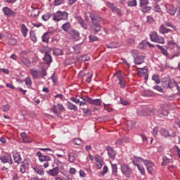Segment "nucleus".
Wrapping results in <instances>:
<instances>
[{"mask_svg": "<svg viewBox=\"0 0 180 180\" xmlns=\"http://www.w3.org/2000/svg\"><path fill=\"white\" fill-rule=\"evenodd\" d=\"M68 160L70 162H75V153L70 152L68 153Z\"/></svg>", "mask_w": 180, "mask_h": 180, "instance_id": "34", "label": "nucleus"}, {"mask_svg": "<svg viewBox=\"0 0 180 180\" xmlns=\"http://www.w3.org/2000/svg\"><path fill=\"white\" fill-rule=\"evenodd\" d=\"M135 161H137L138 162H141V161L143 162L144 165L147 167V170L149 174H153V167H154V163L150 160H143L141 158H135Z\"/></svg>", "mask_w": 180, "mask_h": 180, "instance_id": "4", "label": "nucleus"}, {"mask_svg": "<svg viewBox=\"0 0 180 180\" xmlns=\"http://www.w3.org/2000/svg\"><path fill=\"white\" fill-rule=\"evenodd\" d=\"M115 144H116V146H122V144H123V138L118 139V140L115 142Z\"/></svg>", "mask_w": 180, "mask_h": 180, "instance_id": "59", "label": "nucleus"}, {"mask_svg": "<svg viewBox=\"0 0 180 180\" xmlns=\"http://www.w3.org/2000/svg\"><path fill=\"white\" fill-rule=\"evenodd\" d=\"M163 25H165V26H167V27H172L173 29H175V27L171 23V22L165 21Z\"/></svg>", "mask_w": 180, "mask_h": 180, "instance_id": "53", "label": "nucleus"}, {"mask_svg": "<svg viewBox=\"0 0 180 180\" xmlns=\"http://www.w3.org/2000/svg\"><path fill=\"white\" fill-rule=\"evenodd\" d=\"M139 72H141L142 74H146L147 71H148V69L146 67L143 68H138Z\"/></svg>", "mask_w": 180, "mask_h": 180, "instance_id": "46", "label": "nucleus"}, {"mask_svg": "<svg viewBox=\"0 0 180 180\" xmlns=\"http://www.w3.org/2000/svg\"><path fill=\"white\" fill-rule=\"evenodd\" d=\"M150 40L155 43H160V44H164L165 43V39L163 37L158 36V34L156 32H152L150 34Z\"/></svg>", "mask_w": 180, "mask_h": 180, "instance_id": "6", "label": "nucleus"}, {"mask_svg": "<svg viewBox=\"0 0 180 180\" xmlns=\"http://www.w3.org/2000/svg\"><path fill=\"white\" fill-rule=\"evenodd\" d=\"M159 32L160 33H162V34H165L166 33H172V30L171 29L167 28L164 24L160 25Z\"/></svg>", "mask_w": 180, "mask_h": 180, "instance_id": "16", "label": "nucleus"}, {"mask_svg": "<svg viewBox=\"0 0 180 180\" xmlns=\"http://www.w3.org/2000/svg\"><path fill=\"white\" fill-rule=\"evenodd\" d=\"M89 16L91 20V24L90 25L91 32L94 34H98L102 30V26L99 25V22H102V18L94 13H89Z\"/></svg>", "mask_w": 180, "mask_h": 180, "instance_id": "1", "label": "nucleus"}, {"mask_svg": "<svg viewBox=\"0 0 180 180\" xmlns=\"http://www.w3.org/2000/svg\"><path fill=\"white\" fill-rule=\"evenodd\" d=\"M158 49H159V50H160L162 54H163V56H165V57H167V58L169 59V57H172V56H169V55L168 54V51H167V49H164V47L160 46V45H157Z\"/></svg>", "mask_w": 180, "mask_h": 180, "instance_id": "26", "label": "nucleus"}, {"mask_svg": "<svg viewBox=\"0 0 180 180\" xmlns=\"http://www.w3.org/2000/svg\"><path fill=\"white\" fill-rule=\"evenodd\" d=\"M120 170L122 174L124 175L126 178H130V176L133 175V169H131L130 166L126 163L121 165Z\"/></svg>", "mask_w": 180, "mask_h": 180, "instance_id": "3", "label": "nucleus"}, {"mask_svg": "<svg viewBox=\"0 0 180 180\" xmlns=\"http://www.w3.org/2000/svg\"><path fill=\"white\" fill-rule=\"evenodd\" d=\"M25 85H26V86H27V88L32 87V79H30L29 77H27L25 79Z\"/></svg>", "mask_w": 180, "mask_h": 180, "instance_id": "36", "label": "nucleus"}, {"mask_svg": "<svg viewBox=\"0 0 180 180\" xmlns=\"http://www.w3.org/2000/svg\"><path fill=\"white\" fill-rule=\"evenodd\" d=\"M27 168H29V162L27 160H24L22 165H20V172H21V174H25Z\"/></svg>", "mask_w": 180, "mask_h": 180, "instance_id": "15", "label": "nucleus"}, {"mask_svg": "<svg viewBox=\"0 0 180 180\" xmlns=\"http://www.w3.org/2000/svg\"><path fill=\"white\" fill-rule=\"evenodd\" d=\"M53 20L60 22V20H68V13L67 11H58L56 13H52Z\"/></svg>", "mask_w": 180, "mask_h": 180, "instance_id": "2", "label": "nucleus"}, {"mask_svg": "<svg viewBox=\"0 0 180 180\" xmlns=\"http://www.w3.org/2000/svg\"><path fill=\"white\" fill-rule=\"evenodd\" d=\"M8 43H9V44H11V46H15V44H16L17 41H16V39H15L13 38H11L8 40Z\"/></svg>", "mask_w": 180, "mask_h": 180, "instance_id": "54", "label": "nucleus"}, {"mask_svg": "<svg viewBox=\"0 0 180 180\" xmlns=\"http://www.w3.org/2000/svg\"><path fill=\"white\" fill-rule=\"evenodd\" d=\"M160 134H162V136H164L165 137H168V136H170L169 131H168V130L165 129H160Z\"/></svg>", "mask_w": 180, "mask_h": 180, "instance_id": "40", "label": "nucleus"}, {"mask_svg": "<svg viewBox=\"0 0 180 180\" xmlns=\"http://www.w3.org/2000/svg\"><path fill=\"white\" fill-rule=\"evenodd\" d=\"M65 0H55L54 1V5L58 6V5H61V4H64Z\"/></svg>", "mask_w": 180, "mask_h": 180, "instance_id": "55", "label": "nucleus"}, {"mask_svg": "<svg viewBox=\"0 0 180 180\" xmlns=\"http://www.w3.org/2000/svg\"><path fill=\"white\" fill-rule=\"evenodd\" d=\"M70 34H72V38L75 40H79V32H78L77 30H72L70 31Z\"/></svg>", "mask_w": 180, "mask_h": 180, "instance_id": "30", "label": "nucleus"}, {"mask_svg": "<svg viewBox=\"0 0 180 180\" xmlns=\"http://www.w3.org/2000/svg\"><path fill=\"white\" fill-rule=\"evenodd\" d=\"M107 151H108V154L110 158H115V157H116V151H115V150H113V148H112L110 146H108Z\"/></svg>", "mask_w": 180, "mask_h": 180, "instance_id": "19", "label": "nucleus"}, {"mask_svg": "<svg viewBox=\"0 0 180 180\" xmlns=\"http://www.w3.org/2000/svg\"><path fill=\"white\" fill-rule=\"evenodd\" d=\"M153 89H156L158 92H162V88L160 86H153Z\"/></svg>", "mask_w": 180, "mask_h": 180, "instance_id": "63", "label": "nucleus"}, {"mask_svg": "<svg viewBox=\"0 0 180 180\" xmlns=\"http://www.w3.org/2000/svg\"><path fill=\"white\" fill-rule=\"evenodd\" d=\"M11 109V106L9 105H3L1 108V110L3 112H8Z\"/></svg>", "mask_w": 180, "mask_h": 180, "instance_id": "51", "label": "nucleus"}, {"mask_svg": "<svg viewBox=\"0 0 180 180\" xmlns=\"http://www.w3.org/2000/svg\"><path fill=\"white\" fill-rule=\"evenodd\" d=\"M67 107L68 109H69L70 110H75V112H77V110H78V108L77 107V105H74L70 101L68 102Z\"/></svg>", "mask_w": 180, "mask_h": 180, "instance_id": "29", "label": "nucleus"}, {"mask_svg": "<svg viewBox=\"0 0 180 180\" xmlns=\"http://www.w3.org/2000/svg\"><path fill=\"white\" fill-rule=\"evenodd\" d=\"M44 61L49 65V64H51V61H53V58H51V55H50V53L46 52L44 54V57L43 58Z\"/></svg>", "mask_w": 180, "mask_h": 180, "instance_id": "17", "label": "nucleus"}, {"mask_svg": "<svg viewBox=\"0 0 180 180\" xmlns=\"http://www.w3.org/2000/svg\"><path fill=\"white\" fill-rule=\"evenodd\" d=\"M108 4L112 12H116L117 13H118V15H122V11H120V9L116 8V6H115V4L110 2H108Z\"/></svg>", "mask_w": 180, "mask_h": 180, "instance_id": "21", "label": "nucleus"}, {"mask_svg": "<svg viewBox=\"0 0 180 180\" xmlns=\"http://www.w3.org/2000/svg\"><path fill=\"white\" fill-rule=\"evenodd\" d=\"M153 81L155 82V84H160L161 81L160 80V75H153L152 77Z\"/></svg>", "mask_w": 180, "mask_h": 180, "instance_id": "38", "label": "nucleus"}, {"mask_svg": "<svg viewBox=\"0 0 180 180\" xmlns=\"http://www.w3.org/2000/svg\"><path fill=\"white\" fill-rule=\"evenodd\" d=\"M89 39L90 41H98V40H99V38L94 35H89Z\"/></svg>", "mask_w": 180, "mask_h": 180, "instance_id": "47", "label": "nucleus"}, {"mask_svg": "<svg viewBox=\"0 0 180 180\" xmlns=\"http://www.w3.org/2000/svg\"><path fill=\"white\" fill-rule=\"evenodd\" d=\"M128 6H137V1L136 0H130L128 4Z\"/></svg>", "mask_w": 180, "mask_h": 180, "instance_id": "45", "label": "nucleus"}, {"mask_svg": "<svg viewBox=\"0 0 180 180\" xmlns=\"http://www.w3.org/2000/svg\"><path fill=\"white\" fill-rule=\"evenodd\" d=\"M3 12L6 16H12L13 15H16V13L12 11V9L8 8V7H4L3 8Z\"/></svg>", "mask_w": 180, "mask_h": 180, "instance_id": "18", "label": "nucleus"}, {"mask_svg": "<svg viewBox=\"0 0 180 180\" xmlns=\"http://www.w3.org/2000/svg\"><path fill=\"white\" fill-rule=\"evenodd\" d=\"M165 6L166 8V11H167V13H169L172 16H174V15H175V13L176 12V8L175 7H174V6H172V4H165Z\"/></svg>", "mask_w": 180, "mask_h": 180, "instance_id": "11", "label": "nucleus"}, {"mask_svg": "<svg viewBox=\"0 0 180 180\" xmlns=\"http://www.w3.org/2000/svg\"><path fill=\"white\" fill-rule=\"evenodd\" d=\"M141 8H142L141 11L142 12H143V13H146V12H148V11L151 9L150 6H143Z\"/></svg>", "mask_w": 180, "mask_h": 180, "instance_id": "48", "label": "nucleus"}, {"mask_svg": "<svg viewBox=\"0 0 180 180\" xmlns=\"http://www.w3.org/2000/svg\"><path fill=\"white\" fill-rule=\"evenodd\" d=\"M173 150H174V153H176L179 158H180V148H179V147H178V146H174L173 147Z\"/></svg>", "mask_w": 180, "mask_h": 180, "instance_id": "44", "label": "nucleus"}, {"mask_svg": "<svg viewBox=\"0 0 180 180\" xmlns=\"http://www.w3.org/2000/svg\"><path fill=\"white\" fill-rule=\"evenodd\" d=\"M147 22L148 23H154V18L151 15L147 17Z\"/></svg>", "mask_w": 180, "mask_h": 180, "instance_id": "58", "label": "nucleus"}, {"mask_svg": "<svg viewBox=\"0 0 180 180\" xmlns=\"http://www.w3.org/2000/svg\"><path fill=\"white\" fill-rule=\"evenodd\" d=\"M54 54L56 56H63V51L60 49H56L53 51Z\"/></svg>", "mask_w": 180, "mask_h": 180, "instance_id": "49", "label": "nucleus"}, {"mask_svg": "<svg viewBox=\"0 0 180 180\" xmlns=\"http://www.w3.org/2000/svg\"><path fill=\"white\" fill-rule=\"evenodd\" d=\"M159 113L162 116H168V115H169V112H168V110L165 108V106L160 107L159 109Z\"/></svg>", "mask_w": 180, "mask_h": 180, "instance_id": "25", "label": "nucleus"}, {"mask_svg": "<svg viewBox=\"0 0 180 180\" xmlns=\"http://www.w3.org/2000/svg\"><path fill=\"white\" fill-rule=\"evenodd\" d=\"M29 30H27V27H26V25L25 24L21 25V33H22L24 37H26L27 36V32Z\"/></svg>", "mask_w": 180, "mask_h": 180, "instance_id": "32", "label": "nucleus"}, {"mask_svg": "<svg viewBox=\"0 0 180 180\" xmlns=\"http://www.w3.org/2000/svg\"><path fill=\"white\" fill-rule=\"evenodd\" d=\"M95 161L97 168H98V169H101V168L103 167V159L102 158V157L96 155L95 156Z\"/></svg>", "mask_w": 180, "mask_h": 180, "instance_id": "13", "label": "nucleus"}, {"mask_svg": "<svg viewBox=\"0 0 180 180\" xmlns=\"http://www.w3.org/2000/svg\"><path fill=\"white\" fill-rule=\"evenodd\" d=\"M64 110V105L63 104L58 103L57 105H53L52 108V112H53L56 116H58L61 111Z\"/></svg>", "mask_w": 180, "mask_h": 180, "instance_id": "9", "label": "nucleus"}, {"mask_svg": "<svg viewBox=\"0 0 180 180\" xmlns=\"http://www.w3.org/2000/svg\"><path fill=\"white\" fill-rule=\"evenodd\" d=\"M31 75H32L33 78H39L41 75V72L39 70H36L34 69L30 70Z\"/></svg>", "mask_w": 180, "mask_h": 180, "instance_id": "24", "label": "nucleus"}, {"mask_svg": "<svg viewBox=\"0 0 180 180\" xmlns=\"http://www.w3.org/2000/svg\"><path fill=\"white\" fill-rule=\"evenodd\" d=\"M169 77H166L162 79V86L165 89H169Z\"/></svg>", "mask_w": 180, "mask_h": 180, "instance_id": "27", "label": "nucleus"}, {"mask_svg": "<svg viewBox=\"0 0 180 180\" xmlns=\"http://www.w3.org/2000/svg\"><path fill=\"white\" fill-rule=\"evenodd\" d=\"M37 155L39 157V160L41 161V162L46 161V162L44 164V168H48L49 165L47 161H51V158H50V156L43 155L41 152H37Z\"/></svg>", "mask_w": 180, "mask_h": 180, "instance_id": "7", "label": "nucleus"}, {"mask_svg": "<svg viewBox=\"0 0 180 180\" xmlns=\"http://www.w3.org/2000/svg\"><path fill=\"white\" fill-rule=\"evenodd\" d=\"M108 172V166H104L103 171L101 172V175H105Z\"/></svg>", "mask_w": 180, "mask_h": 180, "instance_id": "64", "label": "nucleus"}, {"mask_svg": "<svg viewBox=\"0 0 180 180\" xmlns=\"http://www.w3.org/2000/svg\"><path fill=\"white\" fill-rule=\"evenodd\" d=\"M30 39L34 43H36V41H37V37H36V35L34 34L30 35Z\"/></svg>", "mask_w": 180, "mask_h": 180, "instance_id": "57", "label": "nucleus"}, {"mask_svg": "<svg viewBox=\"0 0 180 180\" xmlns=\"http://www.w3.org/2000/svg\"><path fill=\"white\" fill-rule=\"evenodd\" d=\"M114 77H116L117 79H118L119 85L121 88H124V86H126V82H124L125 75L122 72V71L118 70L114 74Z\"/></svg>", "mask_w": 180, "mask_h": 180, "instance_id": "5", "label": "nucleus"}, {"mask_svg": "<svg viewBox=\"0 0 180 180\" xmlns=\"http://www.w3.org/2000/svg\"><path fill=\"white\" fill-rule=\"evenodd\" d=\"M175 80L174 79H171L169 77V88H174L175 86Z\"/></svg>", "mask_w": 180, "mask_h": 180, "instance_id": "42", "label": "nucleus"}, {"mask_svg": "<svg viewBox=\"0 0 180 180\" xmlns=\"http://www.w3.org/2000/svg\"><path fill=\"white\" fill-rule=\"evenodd\" d=\"M87 103H90V105H95L96 106H101L102 103V101L101 99H92L89 97H86L85 100Z\"/></svg>", "mask_w": 180, "mask_h": 180, "instance_id": "10", "label": "nucleus"}, {"mask_svg": "<svg viewBox=\"0 0 180 180\" xmlns=\"http://www.w3.org/2000/svg\"><path fill=\"white\" fill-rule=\"evenodd\" d=\"M104 109H105L107 112H112V110H113V109L109 108V105L106 104H104Z\"/></svg>", "mask_w": 180, "mask_h": 180, "instance_id": "60", "label": "nucleus"}, {"mask_svg": "<svg viewBox=\"0 0 180 180\" xmlns=\"http://www.w3.org/2000/svg\"><path fill=\"white\" fill-rule=\"evenodd\" d=\"M21 61L24 65H26V67H30L32 65V63H30V60L26 58H22L21 59Z\"/></svg>", "mask_w": 180, "mask_h": 180, "instance_id": "35", "label": "nucleus"}, {"mask_svg": "<svg viewBox=\"0 0 180 180\" xmlns=\"http://www.w3.org/2000/svg\"><path fill=\"white\" fill-rule=\"evenodd\" d=\"M74 144H75V146H81L82 141L80 139H75Z\"/></svg>", "mask_w": 180, "mask_h": 180, "instance_id": "50", "label": "nucleus"}, {"mask_svg": "<svg viewBox=\"0 0 180 180\" xmlns=\"http://www.w3.org/2000/svg\"><path fill=\"white\" fill-rule=\"evenodd\" d=\"M47 172L49 175H51V176H56V175H58L60 169H58V167H55L53 169H49Z\"/></svg>", "mask_w": 180, "mask_h": 180, "instance_id": "20", "label": "nucleus"}, {"mask_svg": "<svg viewBox=\"0 0 180 180\" xmlns=\"http://www.w3.org/2000/svg\"><path fill=\"white\" fill-rule=\"evenodd\" d=\"M174 54L169 57V60H172V58H175V57H179L180 54V46L176 45L174 49Z\"/></svg>", "mask_w": 180, "mask_h": 180, "instance_id": "23", "label": "nucleus"}, {"mask_svg": "<svg viewBox=\"0 0 180 180\" xmlns=\"http://www.w3.org/2000/svg\"><path fill=\"white\" fill-rule=\"evenodd\" d=\"M0 160L4 164H6L7 162H8V164L13 163V161L12 160V156H11L9 154L0 157Z\"/></svg>", "mask_w": 180, "mask_h": 180, "instance_id": "12", "label": "nucleus"}, {"mask_svg": "<svg viewBox=\"0 0 180 180\" xmlns=\"http://www.w3.org/2000/svg\"><path fill=\"white\" fill-rule=\"evenodd\" d=\"M145 58H146L145 56L138 55L134 58V61L135 64L140 65L141 64H143L144 63Z\"/></svg>", "mask_w": 180, "mask_h": 180, "instance_id": "14", "label": "nucleus"}, {"mask_svg": "<svg viewBox=\"0 0 180 180\" xmlns=\"http://www.w3.org/2000/svg\"><path fill=\"white\" fill-rule=\"evenodd\" d=\"M162 160H163V162H162L163 165H167V164H169V160L168 159V158L163 157Z\"/></svg>", "mask_w": 180, "mask_h": 180, "instance_id": "56", "label": "nucleus"}, {"mask_svg": "<svg viewBox=\"0 0 180 180\" xmlns=\"http://www.w3.org/2000/svg\"><path fill=\"white\" fill-rule=\"evenodd\" d=\"M33 169L37 172V174H39V175H43L44 174V170L39 167H34Z\"/></svg>", "mask_w": 180, "mask_h": 180, "instance_id": "39", "label": "nucleus"}, {"mask_svg": "<svg viewBox=\"0 0 180 180\" xmlns=\"http://www.w3.org/2000/svg\"><path fill=\"white\" fill-rule=\"evenodd\" d=\"M13 157L15 162H16L17 164H20V162L22 161V158H20V155L16 152L13 153Z\"/></svg>", "mask_w": 180, "mask_h": 180, "instance_id": "22", "label": "nucleus"}, {"mask_svg": "<svg viewBox=\"0 0 180 180\" xmlns=\"http://www.w3.org/2000/svg\"><path fill=\"white\" fill-rule=\"evenodd\" d=\"M39 13H40V10H39L38 8H34L31 12V16L32 18H37Z\"/></svg>", "mask_w": 180, "mask_h": 180, "instance_id": "33", "label": "nucleus"}, {"mask_svg": "<svg viewBox=\"0 0 180 180\" xmlns=\"http://www.w3.org/2000/svg\"><path fill=\"white\" fill-rule=\"evenodd\" d=\"M62 29L64 30V32H68V30L71 29V23H70V22L64 23L62 25Z\"/></svg>", "mask_w": 180, "mask_h": 180, "instance_id": "31", "label": "nucleus"}, {"mask_svg": "<svg viewBox=\"0 0 180 180\" xmlns=\"http://www.w3.org/2000/svg\"><path fill=\"white\" fill-rule=\"evenodd\" d=\"M50 34L51 33L47 32L42 35L41 39H42L43 43H49V40H50Z\"/></svg>", "mask_w": 180, "mask_h": 180, "instance_id": "28", "label": "nucleus"}, {"mask_svg": "<svg viewBox=\"0 0 180 180\" xmlns=\"http://www.w3.org/2000/svg\"><path fill=\"white\" fill-rule=\"evenodd\" d=\"M107 47H108V49H116V48L119 47V46L115 45V44L112 43V44H110V45H107Z\"/></svg>", "mask_w": 180, "mask_h": 180, "instance_id": "62", "label": "nucleus"}, {"mask_svg": "<svg viewBox=\"0 0 180 180\" xmlns=\"http://www.w3.org/2000/svg\"><path fill=\"white\" fill-rule=\"evenodd\" d=\"M112 172L115 176H117V165L112 164Z\"/></svg>", "mask_w": 180, "mask_h": 180, "instance_id": "37", "label": "nucleus"}, {"mask_svg": "<svg viewBox=\"0 0 180 180\" xmlns=\"http://www.w3.org/2000/svg\"><path fill=\"white\" fill-rule=\"evenodd\" d=\"M146 5H148V0H140V6L141 7H143Z\"/></svg>", "mask_w": 180, "mask_h": 180, "instance_id": "52", "label": "nucleus"}, {"mask_svg": "<svg viewBox=\"0 0 180 180\" xmlns=\"http://www.w3.org/2000/svg\"><path fill=\"white\" fill-rule=\"evenodd\" d=\"M51 18V15L49 13L42 15V19L43 20H44V22H47V20H49V19H50Z\"/></svg>", "mask_w": 180, "mask_h": 180, "instance_id": "43", "label": "nucleus"}, {"mask_svg": "<svg viewBox=\"0 0 180 180\" xmlns=\"http://www.w3.org/2000/svg\"><path fill=\"white\" fill-rule=\"evenodd\" d=\"M70 101L75 102V103H79L80 106H85V105H86V101H85V98L79 96H76V98H70Z\"/></svg>", "mask_w": 180, "mask_h": 180, "instance_id": "8", "label": "nucleus"}, {"mask_svg": "<svg viewBox=\"0 0 180 180\" xmlns=\"http://www.w3.org/2000/svg\"><path fill=\"white\" fill-rule=\"evenodd\" d=\"M154 11L155 12H160L161 11V8H160V6H158V4H156L154 6Z\"/></svg>", "mask_w": 180, "mask_h": 180, "instance_id": "61", "label": "nucleus"}, {"mask_svg": "<svg viewBox=\"0 0 180 180\" xmlns=\"http://www.w3.org/2000/svg\"><path fill=\"white\" fill-rule=\"evenodd\" d=\"M134 165H136L139 171H140L141 174L142 175H145L146 172L144 171V167H143L141 165L139 164H134Z\"/></svg>", "mask_w": 180, "mask_h": 180, "instance_id": "41", "label": "nucleus"}]
</instances>
